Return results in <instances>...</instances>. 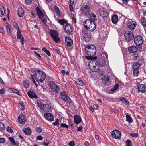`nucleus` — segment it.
<instances>
[{
  "label": "nucleus",
  "instance_id": "nucleus-1",
  "mask_svg": "<svg viewBox=\"0 0 146 146\" xmlns=\"http://www.w3.org/2000/svg\"><path fill=\"white\" fill-rule=\"evenodd\" d=\"M85 52L88 55L86 56V59L90 60L92 59H96V56L93 57L96 53V49L95 47L92 45H87L85 47Z\"/></svg>",
  "mask_w": 146,
  "mask_h": 146
},
{
  "label": "nucleus",
  "instance_id": "nucleus-2",
  "mask_svg": "<svg viewBox=\"0 0 146 146\" xmlns=\"http://www.w3.org/2000/svg\"><path fill=\"white\" fill-rule=\"evenodd\" d=\"M34 76L35 80L38 83H42L45 79L46 74L43 71L38 69L35 71Z\"/></svg>",
  "mask_w": 146,
  "mask_h": 146
},
{
  "label": "nucleus",
  "instance_id": "nucleus-3",
  "mask_svg": "<svg viewBox=\"0 0 146 146\" xmlns=\"http://www.w3.org/2000/svg\"><path fill=\"white\" fill-rule=\"evenodd\" d=\"M95 60L94 58L91 60L88 64L90 69L94 72L98 71L100 69L99 61Z\"/></svg>",
  "mask_w": 146,
  "mask_h": 146
},
{
  "label": "nucleus",
  "instance_id": "nucleus-4",
  "mask_svg": "<svg viewBox=\"0 0 146 146\" xmlns=\"http://www.w3.org/2000/svg\"><path fill=\"white\" fill-rule=\"evenodd\" d=\"M84 27L88 31H93L96 28V25L95 22H91L90 20H86L84 23Z\"/></svg>",
  "mask_w": 146,
  "mask_h": 146
},
{
  "label": "nucleus",
  "instance_id": "nucleus-5",
  "mask_svg": "<svg viewBox=\"0 0 146 146\" xmlns=\"http://www.w3.org/2000/svg\"><path fill=\"white\" fill-rule=\"evenodd\" d=\"M37 14L39 19H41L42 22L45 25L48 18L47 16L44 15V13L40 9L39 7H37L36 8Z\"/></svg>",
  "mask_w": 146,
  "mask_h": 146
},
{
  "label": "nucleus",
  "instance_id": "nucleus-6",
  "mask_svg": "<svg viewBox=\"0 0 146 146\" xmlns=\"http://www.w3.org/2000/svg\"><path fill=\"white\" fill-rule=\"evenodd\" d=\"M50 35L53 41L57 43L60 42V40L59 38L58 33L55 30H50L49 31Z\"/></svg>",
  "mask_w": 146,
  "mask_h": 146
},
{
  "label": "nucleus",
  "instance_id": "nucleus-7",
  "mask_svg": "<svg viewBox=\"0 0 146 146\" xmlns=\"http://www.w3.org/2000/svg\"><path fill=\"white\" fill-rule=\"evenodd\" d=\"M88 31L86 29H83L82 30L81 35L82 36V38L86 42H88L91 39V36L90 32H88Z\"/></svg>",
  "mask_w": 146,
  "mask_h": 146
},
{
  "label": "nucleus",
  "instance_id": "nucleus-8",
  "mask_svg": "<svg viewBox=\"0 0 146 146\" xmlns=\"http://www.w3.org/2000/svg\"><path fill=\"white\" fill-rule=\"evenodd\" d=\"M125 39L128 42L133 40L134 38V35L132 32L129 30L126 31L124 34Z\"/></svg>",
  "mask_w": 146,
  "mask_h": 146
},
{
  "label": "nucleus",
  "instance_id": "nucleus-9",
  "mask_svg": "<svg viewBox=\"0 0 146 146\" xmlns=\"http://www.w3.org/2000/svg\"><path fill=\"white\" fill-rule=\"evenodd\" d=\"M49 86L54 92L57 93L59 92L60 88L54 82H50Z\"/></svg>",
  "mask_w": 146,
  "mask_h": 146
},
{
  "label": "nucleus",
  "instance_id": "nucleus-10",
  "mask_svg": "<svg viewBox=\"0 0 146 146\" xmlns=\"http://www.w3.org/2000/svg\"><path fill=\"white\" fill-rule=\"evenodd\" d=\"M134 41L135 44L136 46H139L143 44L144 40L141 36H137L135 38Z\"/></svg>",
  "mask_w": 146,
  "mask_h": 146
},
{
  "label": "nucleus",
  "instance_id": "nucleus-11",
  "mask_svg": "<svg viewBox=\"0 0 146 146\" xmlns=\"http://www.w3.org/2000/svg\"><path fill=\"white\" fill-rule=\"evenodd\" d=\"M60 97L61 99L66 103H70L71 102L70 98L65 94L64 92L61 93Z\"/></svg>",
  "mask_w": 146,
  "mask_h": 146
},
{
  "label": "nucleus",
  "instance_id": "nucleus-12",
  "mask_svg": "<svg viewBox=\"0 0 146 146\" xmlns=\"http://www.w3.org/2000/svg\"><path fill=\"white\" fill-rule=\"evenodd\" d=\"M111 134L113 138L116 139H120L121 137V132L116 130H113L111 132Z\"/></svg>",
  "mask_w": 146,
  "mask_h": 146
},
{
  "label": "nucleus",
  "instance_id": "nucleus-13",
  "mask_svg": "<svg viewBox=\"0 0 146 146\" xmlns=\"http://www.w3.org/2000/svg\"><path fill=\"white\" fill-rule=\"evenodd\" d=\"M137 25V23L134 21H129L127 23V26L129 29L133 31L135 29Z\"/></svg>",
  "mask_w": 146,
  "mask_h": 146
},
{
  "label": "nucleus",
  "instance_id": "nucleus-14",
  "mask_svg": "<svg viewBox=\"0 0 146 146\" xmlns=\"http://www.w3.org/2000/svg\"><path fill=\"white\" fill-rule=\"evenodd\" d=\"M80 10L84 14L86 15H88L90 11V7L86 5L82 6Z\"/></svg>",
  "mask_w": 146,
  "mask_h": 146
},
{
  "label": "nucleus",
  "instance_id": "nucleus-15",
  "mask_svg": "<svg viewBox=\"0 0 146 146\" xmlns=\"http://www.w3.org/2000/svg\"><path fill=\"white\" fill-rule=\"evenodd\" d=\"M66 33L70 34L72 31V29L70 25L67 23L64 27Z\"/></svg>",
  "mask_w": 146,
  "mask_h": 146
},
{
  "label": "nucleus",
  "instance_id": "nucleus-16",
  "mask_svg": "<svg viewBox=\"0 0 146 146\" xmlns=\"http://www.w3.org/2000/svg\"><path fill=\"white\" fill-rule=\"evenodd\" d=\"M99 13L102 17L104 18L108 17V12L103 8L100 9L99 11Z\"/></svg>",
  "mask_w": 146,
  "mask_h": 146
},
{
  "label": "nucleus",
  "instance_id": "nucleus-17",
  "mask_svg": "<svg viewBox=\"0 0 146 146\" xmlns=\"http://www.w3.org/2000/svg\"><path fill=\"white\" fill-rule=\"evenodd\" d=\"M18 120L20 124H24L26 121L25 115L23 114L20 115L19 116Z\"/></svg>",
  "mask_w": 146,
  "mask_h": 146
},
{
  "label": "nucleus",
  "instance_id": "nucleus-18",
  "mask_svg": "<svg viewBox=\"0 0 146 146\" xmlns=\"http://www.w3.org/2000/svg\"><path fill=\"white\" fill-rule=\"evenodd\" d=\"M45 118L46 120L50 121L52 122L54 120V117L53 115L50 113H46L44 114Z\"/></svg>",
  "mask_w": 146,
  "mask_h": 146
},
{
  "label": "nucleus",
  "instance_id": "nucleus-19",
  "mask_svg": "<svg viewBox=\"0 0 146 146\" xmlns=\"http://www.w3.org/2000/svg\"><path fill=\"white\" fill-rule=\"evenodd\" d=\"M137 88L139 91L142 93H145L146 92V85L144 84H139Z\"/></svg>",
  "mask_w": 146,
  "mask_h": 146
},
{
  "label": "nucleus",
  "instance_id": "nucleus-20",
  "mask_svg": "<svg viewBox=\"0 0 146 146\" xmlns=\"http://www.w3.org/2000/svg\"><path fill=\"white\" fill-rule=\"evenodd\" d=\"M51 108V106L49 104H44L41 110L44 112H48L50 111Z\"/></svg>",
  "mask_w": 146,
  "mask_h": 146
},
{
  "label": "nucleus",
  "instance_id": "nucleus-21",
  "mask_svg": "<svg viewBox=\"0 0 146 146\" xmlns=\"http://www.w3.org/2000/svg\"><path fill=\"white\" fill-rule=\"evenodd\" d=\"M17 39H20L21 42L22 44H24L25 41L24 38L21 34V31L20 30L17 31Z\"/></svg>",
  "mask_w": 146,
  "mask_h": 146
},
{
  "label": "nucleus",
  "instance_id": "nucleus-22",
  "mask_svg": "<svg viewBox=\"0 0 146 146\" xmlns=\"http://www.w3.org/2000/svg\"><path fill=\"white\" fill-rule=\"evenodd\" d=\"M6 27L8 34L9 35H11L13 30V27L9 23L6 24Z\"/></svg>",
  "mask_w": 146,
  "mask_h": 146
},
{
  "label": "nucleus",
  "instance_id": "nucleus-23",
  "mask_svg": "<svg viewBox=\"0 0 146 146\" xmlns=\"http://www.w3.org/2000/svg\"><path fill=\"white\" fill-rule=\"evenodd\" d=\"M27 94L28 96L32 99L38 98L37 96L36 95L35 92L33 90L29 91L27 93Z\"/></svg>",
  "mask_w": 146,
  "mask_h": 146
},
{
  "label": "nucleus",
  "instance_id": "nucleus-24",
  "mask_svg": "<svg viewBox=\"0 0 146 146\" xmlns=\"http://www.w3.org/2000/svg\"><path fill=\"white\" fill-rule=\"evenodd\" d=\"M82 119L80 116L78 115H75L74 116V121L76 124H79L82 121Z\"/></svg>",
  "mask_w": 146,
  "mask_h": 146
},
{
  "label": "nucleus",
  "instance_id": "nucleus-25",
  "mask_svg": "<svg viewBox=\"0 0 146 146\" xmlns=\"http://www.w3.org/2000/svg\"><path fill=\"white\" fill-rule=\"evenodd\" d=\"M65 40L66 43L68 46L70 47L73 45V40L70 37H66L65 38Z\"/></svg>",
  "mask_w": 146,
  "mask_h": 146
},
{
  "label": "nucleus",
  "instance_id": "nucleus-26",
  "mask_svg": "<svg viewBox=\"0 0 146 146\" xmlns=\"http://www.w3.org/2000/svg\"><path fill=\"white\" fill-rule=\"evenodd\" d=\"M110 78L108 76H105L102 80L104 84L108 86L110 84Z\"/></svg>",
  "mask_w": 146,
  "mask_h": 146
},
{
  "label": "nucleus",
  "instance_id": "nucleus-27",
  "mask_svg": "<svg viewBox=\"0 0 146 146\" xmlns=\"http://www.w3.org/2000/svg\"><path fill=\"white\" fill-rule=\"evenodd\" d=\"M137 48L135 46H133L128 48V51L130 53H135L137 52Z\"/></svg>",
  "mask_w": 146,
  "mask_h": 146
},
{
  "label": "nucleus",
  "instance_id": "nucleus-28",
  "mask_svg": "<svg viewBox=\"0 0 146 146\" xmlns=\"http://www.w3.org/2000/svg\"><path fill=\"white\" fill-rule=\"evenodd\" d=\"M118 16L117 15H114L111 17V21L114 24H116L118 21Z\"/></svg>",
  "mask_w": 146,
  "mask_h": 146
},
{
  "label": "nucleus",
  "instance_id": "nucleus-29",
  "mask_svg": "<svg viewBox=\"0 0 146 146\" xmlns=\"http://www.w3.org/2000/svg\"><path fill=\"white\" fill-rule=\"evenodd\" d=\"M44 102L43 100H38L36 102L37 105L40 108V109H41L44 104L43 103Z\"/></svg>",
  "mask_w": 146,
  "mask_h": 146
},
{
  "label": "nucleus",
  "instance_id": "nucleus-30",
  "mask_svg": "<svg viewBox=\"0 0 146 146\" xmlns=\"http://www.w3.org/2000/svg\"><path fill=\"white\" fill-rule=\"evenodd\" d=\"M90 19L87 20H90L91 22H95V21H97L96 16L94 14L91 13L90 15Z\"/></svg>",
  "mask_w": 146,
  "mask_h": 146
},
{
  "label": "nucleus",
  "instance_id": "nucleus-31",
  "mask_svg": "<svg viewBox=\"0 0 146 146\" xmlns=\"http://www.w3.org/2000/svg\"><path fill=\"white\" fill-rule=\"evenodd\" d=\"M18 14L20 17H23L24 15L23 9L21 7L19 8L18 10Z\"/></svg>",
  "mask_w": 146,
  "mask_h": 146
},
{
  "label": "nucleus",
  "instance_id": "nucleus-32",
  "mask_svg": "<svg viewBox=\"0 0 146 146\" xmlns=\"http://www.w3.org/2000/svg\"><path fill=\"white\" fill-rule=\"evenodd\" d=\"M141 66V64L137 62L133 64L132 66L133 70L139 69Z\"/></svg>",
  "mask_w": 146,
  "mask_h": 146
},
{
  "label": "nucleus",
  "instance_id": "nucleus-33",
  "mask_svg": "<svg viewBox=\"0 0 146 146\" xmlns=\"http://www.w3.org/2000/svg\"><path fill=\"white\" fill-rule=\"evenodd\" d=\"M24 132L25 134L29 135L31 134V131L29 128L27 127L24 130Z\"/></svg>",
  "mask_w": 146,
  "mask_h": 146
},
{
  "label": "nucleus",
  "instance_id": "nucleus-34",
  "mask_svg": "<svg viewBox=\"0 0 146 146\" xmlns=\"http://www.w3.org/2000/svg\"><path fill=\"white\" fill-rule=\"evenodd\" d=\"M126 121L129 123H132L133 122V120L131 117L128 114L126 115Z\"/></svg>",
  "mask_w": 146,
  "mask_h": 146
},
{
  "label": "nucleus",
  "instance_id": "nucleus-35",
  "mask_svg": "<svg viewBox=\"0 0 146 146\" xmlns=\"http://www.w3.org/2000/svg\"><path fill=\"white\" fill-rule=\"evenodd\" d=\"M18 106L21 110H23L24 109L25 104L23 102L20 101Z\"/></svg>",
  "mask_w": 146,
  "mask_h": 146
},
{
  "label": "nucleus",
  "instance_id": "nucleus-36",
  "mask_svg": "<svg viewBox=\"0 0 146 146\" xmlns=\"http://www.w3.org/2000/svg\"><path fill=\"white\" fill-rule=\"evenodd\" d=\"M58 21L60 24L63 25V27L67 23L66 21L64 19H59Z\"/></svg>",
  "mask_w": 146,
  "mask_h": 146
},
{
  "label": "nucleus",
  "instance_id": "nucleus-37",
  "mask_svg": "<svg viewBox=\"0 0 146 146\" xmlns=\"http://www.w3.org/2000/svg\"><path fill=\"white\" fill-rule=\"evenodd\" d=\"M120 100L122 101L125 104L128 105H129V102L124 98H121L120 99Z\"/></svg>",
  "mask_w": 146,
  "mask_h": 146
},
{
  "label": "nucleus",
  "instance_id": "nucleus-38",
  "mask_svg": "<svg viewBox=\"0 0 146 146\" xmlns=\"http://www.w3.org/2000/svg\"><path fill=\"white\" fill-rule=\"evenodd\" d=\"M8 139L11 142V144L13 145H15V142L14 140V139L13 137H9Z\"/></svg>",
  "mask_w": 146,
  "mask_h": 146
},
{
  "label": "nucleus",
  "instance_id": "nucleus-39",
  "mask_svg": "<svg viewBox=\"0 0 146 146\" xmlns=\"http://www.w3.org/2000/svg\"><path fill=\"white\" fill-rule=\"evenodd\" d=\"M141 22L144 27H146V19L144 17L142 18Z\"/></svg>",
  "mask_w": 146,
  "mask_h": 146
},
{
  "label": "nucleus",
  "instance_id": "nucleus-40",
  "mask_svg": "<svg viewBox=\"0 0 146 146\" xmlns=\"http://www.w3.org/2000/svg\"><path fill=\"white\" fill-rule=\"evenodd\" d=\"M0 11L1 15L3 16L5 13V10L3 7L1 5H0Z\"/></svg>",
  "mask_w": 146,
  "mask_h": 146
},
{
  "label": "nucleus",
  "instance_id": "nucleus-41",
  "mask_svg": "<svg viewBox=\"0 0 146 146\" xmlns=\"http://www.w3.org/2000/svg\"><path fill=\"white\" fill-rule=\"evenodd\" d=\"M76 83L79 85L83 86L84 84L83 82L81 80L77 79L76 80Z\"/></svg>",
  "mask_w": 146,
  "mask_h": 146
},
{
  "label": "nucleus",
  "instance_id": "nucleus-42",
  "mask_svg": "<svg viewBox=\"0 0 146 146\" xmlns=\"http://www.w3.org/2000/svg\"><path fill=\"white\" fill-rule=\"evenodd\" d=\"M54 9H55L56 12V13L57 15H58V16H60V13L59 8L57 6H55L54 7Z\"/></svg>",
  "mask_w": 146,
  "mask_h": 146
},
{
  "label": "nucleus",
  "instance_id": "nucleus-43",
  "mask_svg": "<svg viewBox=\"0 0 146 146\" xmlns=\"http://www.w3.org/2000/svg\"><path fill=\"white\" fill-rule=\"evenodd\" d=\"M133 75L135 76H138L139 74V69L133 70Z\"/></svg>",
  "mask_w": 146,
  "mask_h": 146
},
{
  "label": "nucleus",
  "instance_id": "nucleus-44",
  "mask_svg": "<svg viewBox=\"0 0 146 146\" xmlns=\"http://www.w3.org/2000/svg\"><path fill=\"white\" fill-rule=\"evenodd\" d=\"M36 16V13L33 12H31L30 15V17L32 19L34 18Z\"/></svg>",
  "mask_w": 146,
  "mask_h": 146
},
{
  "label": "nucleus",
  "instance_id": "nucleus-45",
  "mask_svg": "<svg viewBox=\"0 0 146 146\" xmlns=\"http://www.w3.org/2000/svg\"><path fill=\"white\" fill-rule=\"evenodd\" d=\"M133 59L134 60H135L138 59L139 58L138 55L137 54H134L133 55Z\"/></svg>",
  "mask_w": 146,
  "mask_h": 146
},
{
  "label": "nucleus",
  "instance_id": "nucleus-46",
  "mask_svg": "<svg viewBox=\"0 0 146 146\" xmlns=\"http://www.w3.org/2000/svg\"><path fill=\"white\" fill-rule=\"evenodd\" d=\"M126 146H131V141L129 140H127L126 142Z\"/></svg>",
  "mask_w": 146,
  "mask_h": 146
},
{
  "label": "nucleus",
  "instance_id": "nucleus-47",
  "mask_svg": "<svg viewBox=\"0 0 146 146\" xmlns=\"http://www.w3.org/2000/svg\"><path fill=\"white\" fill-rule=\"evenodd\" d=\"M13 26L14 28L17 29V31L19 30L18 25L15 22H13Z\"/></svg>",
  "mask_w": 146,
  "mask_h": 146
},
{
  "label": "nucleus",
  "instance_id": "nucleus-48",
  "mask_svg": "<svg viewBox=\"0 0 146 146\" xmlns=\"http://www.w3.org/2000/svg\"><path fill=\"white\" fill-rule=\"evenodd\" d=\"M7 131L11 133H12L13 132V131L12 129L9 126H7L6 128Z\"/></svg>",
  "mask_w": 146,
  "mask_h": 146
},
{
  "label": "nucleus",
  "instance_id": "nucleus-49",
  "mask_svg": "<svg viewBox=\"0 0 146 146\" xmlns=\"http://www.w3.org/2000/svg\"><path fill=\"white\" fill-rule=\"evenodd\" d=\"M31 79L33 81V83L35 84L36 85V86H38V85L36 83V82L34 79V76L33 75H31Z\"/></svg>",
  "mask_w": 146,
  "mask_h": 146
},
{
  "label": "nucleus",
  "instance_id": "nucleus-50",
  "mask_svg": "<svg viewBox=\"0 0 146 146\" xmlns=\"http://www.w3.org/2000/svg\"><path fill=\"white\" fill-rule=\"evenodd\" d=\"M34 28L36 32L39 33L40 31V29L36 25H34Z\"/></svg>",
  "mask_w": 146,
  "mask_h": 146
},
{
  "label": "nucleus",
  "instance_id": "nucleus-51",
  "mask_svg": "<svg viewBox=\"0 0 146 146\" xmlns=\"http://www.w3.org/2000/svg\"><path fill=\"white\" fill-rule=\"evenodd\" d=\"M52 124L55 126H57L59 124V120L58 119H56L55 122L52 123Z\"/></svg>",
  "mask_w": 146,
  "mask_h": 146
},
{
  "label": "nucleus",
  "instance_id": "nucleus-52",
  "mask_svg": "<svg viewBox=\"0 0 146 146\" xmlns=\"http://www.w3.org/2000/svg\"><path fill=\"white\" fill-rule=\"evenodd\" d=\"M61 127L63 128H68V126L65 123H62L61 125Z\"/></svg>",
  "mask_w": 146,
  "mask_h": 146
},
{
  "label": "nucleus",
  "instance_id": "nucleus-53",
  "mask_svg": "<svg viewBox=\"0 0 146 146\" xmlns=\"http://www.w3.org/2000/svg\"><path fill=\"white\" fill-rule=\"evenodd\" d=\"M4 129V125L3 123L0 122V130H3Z\"/></svg>",
  "mask_w": 146,
  "mask_h": 146
},
{
  "label": "nucleus",
  "instance_id": "nucleus-54",
  "mask_svg": "<svg viewBox=\"0 0 146 146\" xmlns=\"http://www.w3.org/2000/svg\"><path fill=\"white\" fill-rule=\"evenodd\" d=\"M99 63V65L100 66H102L105 65V64L106 62L105 61L102 60V61H100V62Z\"/></svg>",
  "mask_w": 146,
  "mask_h": 146
},
{
  "label": "nucleus",
  "instance_id": "nucleus-55",
  "mask_svg": "<svg viewBox=\"0 0 146 146\" xmlns=\"http://www.w3.org/2000/svg\"><path fill=\"white\" fill-rule=\"evenodd\" d=\"M68 145L70 146H74L75 143L74 141H71L68 143Z\"/></svg>",
  "mask_w": 146,
  "mask_h": 146
},
{
  "label": "nucleus",
  "instance_id": "nucleus-56",
  "mask_svg": "<svg viewBox=\"0 0 146 146\" xmlns=\"http://www.w3.org/2000/svg\"><path fill=\"white\" fill-rule=\"evenodd\" d=\"M36 131L38 133H41L42 132V129L40 127H37L36 129Z\"/></svg>",
  "mask_w": 146,
  "mask_h": 146
},
{
  "label": "nucleus",
  "instance_id": "nucleus-57",
  "mask_svg": "<svg viewBox=\"0 0 146 146\" xmlns=\"http://www.w3.org/2000/svg\"><path fill=\"white\" fill-rule=\"evenodd\" d=\"M23 85L25 88H27L29 86V84L25 82H23Z\"/></svg>",
  "mask_w": 146,
  "mask_h": 146
},
{
  "label": "nucleus",
  "instance_id": "nucleus-58",
  "mask_svg": "<svg viewBox=\"0 0 146 146\" xmlns=\"http://www.w3.org/2000/svg\"><path fill=\"white\" fill-rule=\"evenodd\" d=\"M5 141V138H0V143H3Z\"/></svg>",
  "mask_w": 146,
  "mask_h": 146
},
{
  "label": "nucleus",
  "instance_id": "nucleus-59",
  "mask_svg": "<svg viewBox=\"0 0 146 146\" xmlns=\"http://www.w3.org/2000/svg\"><path fill=\"white\" fill-rule=\"evenodd\" d=\"M130 135L131 136L133 137H137L138 136V134L137 133H131L130 134Z\"/></svg>",
  "mask_w": 146,
  "mask_h": 146
},
{
  "label": "nucleus",
  "instance_id": "nucleus-60",
  "mask_svg": "<svg viewBox=\"0 0 146 146\" xmlns=\"http://www.w3.org/2000/svg\"><path fill=\"white\" fill-rule=\"evenodd\" d=\"M31 1V0H25V3L27 5H29Z\"/></svg>",
  "mask_w": 146,
  "mask_h": 146
},
{
  "label": "nucleus",
  "instance_id": "nucleus-61",
  "mask_svg": "<svg viewBox=\"0 0 146 146\" xmlns=\"http://www.w3.org/2000/svg\"><path fill=\"white\" fill-rule=\"evenodd\" d=\"M72 5H73L71 4H70L69 5L70 10L71 12L73 11V8L72 6Z\"/></svg>",
  "mask_w": 146,
  "mask_h": 146
},
{
  "label": "nucleus",
  "instance_id": "nucleus-62",
  "mask_svg": "<svg viewBox=\"0 0 146 146\" xmlns=\"http://www.w3.org/2000/svg\"><path fill=\"white\" fill-rule=\"evenodd\" d=\"M45 52L49 56H51V54L50 51L48 50H47Z\"/></svg>",
  "mask_w": 146,
  "mask_h": 146
},
{
  "label": "nucleus",
  "instance_id": "nucleus-63",
  "mask_svg": "<svg viewBox=\"0 0 146 146\" xmlns=\"http://www.w3.org/2000/svg\"><path fill=\"white\" fill-rule=\"evenodd\" d=\"M5 93L4 90L2 88L0 90V94H4Z\"/></svg>",
  "mask_w": 146,
  "mask_h": 146
},
{
  "label": "nucleus",
  "instance_id": "nucleus-64",
  "mask_svg": "<svg viewBox=\"0 0 146 146\" xmlns=\"http://www.w3.org/2000/svg\"><path fill=\"white\" fill-rule=\"evenodd\" d=\"M37 139L38 140H42L43 137L41 135L38 136L37 137Z\"/></svg>",
  "mask_w": 146,
  "mask_h": 146
}]
</instances>
